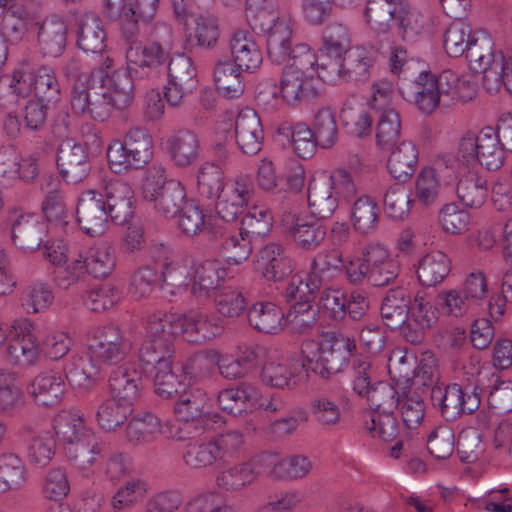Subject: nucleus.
<instances>
[{
  "instance_id": "1",
  "label": "nucleus",
  "mask_w": 512,
  "mask_h": 512,
  "mask_svg": "<svg viewBox=\"0 0 512 512\" xmlns=\"http://www.w3.org/2000/svg\"><path fill=\"white\" fill-rule=\"evenodd\" d=\"M53 429L54 432L37 430L30 425H24L19 429L20 443L25 448L30 464L45 467L50 463L56 449L54 434L67 445L69 458L79 466L91 465L96 455L110 452L109 445L99 440L91 430L86 429L83 419L75 413L59 414L54 421Z\"/></svg>"
},
{
  "instance_id": "2",
  "label": "nucleus",
  "mask_w": 512,
  "mask_h": 512,
  "mask_svg": "<svg viewBox=\"0 0 512 512\" xmlns=\"http://www.w3.org/2000/svg\"><path fill=\"white\" fill-rule=\"evenodd\" d=\"M7 80L0 79V106L5 109L31 92H34L33 98L53 105L61 100V87L54 69L32 59L22 60Z\"/></svg>"
},
{
  "instance_id": "3",
  "label": "nucleus",
  "mask_w": 512,
  "mask_h": 512,
  "mask_svg": "<svg viewBox=\"0 0 512 512\" xmlns=\"http://www.w3.org/2000/svg\"><path fill=\"white\" fill-rule=\"evenodd\" d=\"M123 39L128 44L126 64L135 78L146 81L166 67L174 42L173 29L170 25L164 22L156 23L146 43L138 40V36Z\"/></svg>"
},
{
  "instance_id": "4",
  "label": "nucleus",
  "mask_w": 512,
  "mask_h": 512,
  "mask_svg": "<svg viewBox=\"0 0 512 512\" xmlns=\"http://www.w3.org/2000/svg\"><path fill=\"white\" fill-rule=\"evenodd\" d=\"M390 70L398 75V91L402 98L413 103L418 110L425 114H432L440 106V96L437 94V83L430 71H412V60L407 59V51L396 47L390 55Z\"/></svg>"
},
{
  "instance_id": "5",
  "label": "nucleus",
  "mask_w": 512,
  "mask_h": 512,
  "mask_svg": "<svg viewBox=\"0 0 512 512\" xmlns=\"http://www.w3.org/2000/svg\"><path fill=\"white\" fill-rule=\"evenodd\" d=\"M315 361L306 357L308 366L323 379L343 372L356 359L367 358L358 353L356 340L342 332L328 331L320 339Z\"/></svg>"
},
{
  "instance_id": "6",
  "label": "nucleus",
  "mask_w": 512,
  "mask_h": 512,
  "mask_svg": "<svg viewBox=\"0 0 512 512\" xmlns=\"http://www.w3.org/2000/svg\"><path fill=\"white\" fill-rule=\"evenodd\" d=\"M243 443V434L237 430L206 440H192L184 446L182 459L191 469L219 467L233 458Z\"/></svg>"
},
{
  "instance_id": "7",
  "label": "nucleus",
  "mask_w": 512,
  "mask_h": 512,
  "mask_svg": "<svg viewBox=\"0 0 512 512\" xmlns=\"http://www.w3.org/2000/svg\"><path fill=\"white\" fill-rule=\"evenodd\" d=\"M110 169L116 174L139 170L153 157V139L143 127L129 129L123 140H113L106 150Z\"/></svg>"
},
{
  "instance_id": "8",
  "label": "nucleus",
  "mask_w": 512,
  "mask_h": 512,
  "mask_svg": "<svg viewBox=\"0 0 512 512\" xmlns=\"http://www.w3.org/2000/svg\"><path fill=\"white\" fill-rule=\"evenodd\" d=\"M368 358L356 359L353 363V391L367 399L370 410L365 413H389L400 405L402 394L386 381H378Z\"/></svg>"
},
{
  "instance_id": "9",
  "label": "nucleus",
  "mask_w": 512,
  "mask_h": 512,
  "mask_svg": "<svg viewBox=\"0 0 512 512\" xmlns=\"http://www.w3.org/2000/svg\"><path fill=\"white\" fill-rule=\"evenodd\" d=\"M504 151L501 139L491 126L484 127L478 134L468 131L460 140L457 161L466 166L478 164L489 171L499 169L504 162Z\"/></svg>"
},
{
  "instance_id": "10",
  "label": "nucleus",
  "mask_w": 512,
  "mask_h": 512,
  "mask_svg": "<svg viewBox=\"0 0 512 512\" xmlns=\"http://www.w3.org/2000/svg\"><path fill=\"white\" fill-rule=\"evenodd\" d=\"M202 232L206 253L220 256L228 264L239 265L252 253L253 246L249 241L241 238L238 230L232 229L220 217L207 220Z\"/></svg>"
},
{
  "instance_id": "11",
  "label": "nucleus",
  "mask_w": 512,
  "mask_h": 512,
  "mask_svg": "<svg viewBox=\"0 0 512 512\" xmlns=\"http://www.w3.org/2000/svg\"><path fill=\"white\" fill-rule=\"evenodd\" d=\"M432 406L446 421H455L463 415H471L480 407V398L475 392H469V386L458 383H441L430 391Z\"/></svg>"
},
{
  "instance_id": "12",
  "label": "nucleus",
  "mask_w": 512,
  "mask_h": 512,
  "mask_svg": "<svg viewBox=\"0 0 512 512\" xmlns=\"http://www.w3.org/2000/svg\"><path fill=\"white\" fill-rule=\"evenodd\" d=\"M130 349L131 343L120 327L108 324L90 338L87 354L97 366L114 365L124 360Z\"/></svg>"
},
{
  "instance_id": "13",
  "label": "nucleus",
  "mask_w": 512,
  "mask_h": 512,
  "mask_svg": "<svg viewBox=\"0 0 512 512\" xmlns=\"http://www.w3.org/2000/svg\"><path fill=\"white\" fill-rule=\"evenodd\" d=\"M168 82L164 97L172 107L182 105L184 98L198 87L197 71L190 57L184 53L171 56L167 63Z\"/></svg>"
},
{
  "instance_id": "14",
  "label": "nucleus",
  "mask_w": 512,
  "mask_h": 512,
  "mask_svg": "<svg viewBox=\"0 0 512 512\" xmlns=\"http://www.w3.org/2000/svg\"><path fill=\"white\" fill-rule=\"evenodd\" d=\"M145 200L154 203V209L166 218H174L188 202L186 191L180 182L164 180L160 177H147L142 186Z\"/></svg>"
},
{
  "instance_id": "15",
  "label": "nucleus",
  "mask_w": 512,
  "mask_h": 512,
  "mask_svg": "<svg viewBox=\"0 0 512 512\" xmlns=\"http://www.w3.org/2000/svg\"><path fill=\"white\" fill-rule=\"evenodd\" d=\"M253 194L254 181L251 175L240 174L228 181L227 187L214 201L218 217L226 222L236 220L248 206Z\"/></svg>"
},
{
  "instance_id": "16",
  "label": "nucleus",
  "mask_w": 512,
  "mask_h": 512,
  "mask_svg": "<svg viewBox=\"0 0 512 512\" xmlns=\"http://www.w3.org/2000/svg\"><path fill=\"white\" fill-rule=\"evenodd\" d=\"M209 399L201 389L183 390L173 406L176 417L187 424L194 425L195 433L202 434L210 428L213 415L208 411ZM217 414H214L216 417ZM214 422H216L214 420Z\"/></svg>"
},
{
  "instance_id": "17",
  "label": "nucleus",
  "mask_w": 512,
  "mask_h": 512,
  "mask_svg": "<svg viewBox=\"0 0 512 512\" xmlns=\"http://www.w3.org/2000/svg\"><path fill=\"white\" fill-rule=\"evenodd\" d=\"M71 108L78 115L88 114L99 122L106 121L115 109L113 97L105 84L93 81L71 96Z\"/></svg>"
},
{
  "instance_id": "18",
  "label": "nucleus",
  "mask_w": 512,
  "mask_h": 512,
  "mask_svg": "<svg viewBox=\"0 0 512 512\" xmlns=\"http://www.w3.org/2000/svg\"><path fill=\"white\" fill-rule=\"evenodd\" d=\"M101 191L86 190L78 198L76 206L77 222L83 232L92 237L103 234L110 216Z\"/></svg>"
},
{
  "instance_id": "19",
  "label": "nucleus",
  "mask_w": 512,
  "mask_h": 512,
  "mask_svg": "<svg viewBox=\"0 0 512 512\" xmlns=\"http://www.w3.org/2000/svg\"><path fill=\"white\" fill-rule=\"evenodd\" d=\"M11 240L13 244L24 252H34L42 247L48 236V225L40 216L28 214H15L10 217Z\"/></svg>"
},
{
  "instance_id": "20",
  "label": "nucleus",
  "mask_w": 512,
  "mask_h": 512,
  "mask_svg": "<svg viewBox=\"0 0 512 512\" xmlns=\"http://www.w3.org/2000/svg\"><path fill=\"white\" fill-rule=\"evenodd\" d=\"M57 167L67 183L83 181L90 173V162L86 148L72 140L62 142L57 150Z\"/></svg>"
},
{
  "instance_id": "21",
  "label": "nucleus",
  "mask_w": 512,
  "mask_h": 512,
  "mask_svg": "<svg viewBox=\"0 0 512 512\" xmlns=\"http://www.w3.org/2000/svg\"><path fill=\"white\" fill-rule=\"evenodd\" d=\"M406 362L407 359L403 356L396 366L389 365V374L393 380H396L397 384H405V387H408L410 384L419 383L430 388V390L440 384L438 362L431 351L422 352L417 366L412 370L404 371L400 367Z\"/></svg>"
},
{
  "instance_id": "22",
  "label": "nucleus",
  "mask_w": 512,
  "mask_h": 512,
  "mask_svg": "<svg viewBox=\"0 0 512 512\" xmlns=\"http://www.w3.org/2000/svg\"><path fill=\"white\" fill-rule=\"evenodd\" d=\"M101 192L110 220L116 225L128 223L135 212L132 187L122 180L115 179L107 182Z\"/></svg>"
},
{
  "instance_id": "23",
  "label": "nucleus",
  "mask_w": 512,
  "mask_h": 512,
  "mask_svg": "<svg viewBox=\"0 0 512 512\" xmlns=\"http://www.w3.org/2000/svg\"><path fill=\"white\" fill-rule=\"evenodd\" d=\"M282 224L295 245L304 251L316 250L326 237V229L318 221L295 213L283 215Z\"/></svg>"
},
{
  "instance_id": "24",
  "label": "nucleus",
  "mask_w": 512,
  "mask_h": 512,
  "mask_svg": "<svg viewBox=\"0 0 512 512\" xmlns=\"http://www.w3.org/2000/svg\"><path fill=\"white\" fill-rule=\"evenodd\" d=\"M142 372L136 363H126L114 368L108 379L109 392L118 401L133 405L143 389Z\"/></svg>"
},
{
  "instance_id": "25",
  "label": "nucleus",
  "mask_w": 512,
  "mask_h": 512,
  "mask_svg": "<svg viewBox=\"0 0 512 512\" xmlns=\"http://www.w3.org/2000/svg\"><path fill=\"white\" fill-rule=\"evenodd\" d=\"M257 29L266 34L268 58L278 65L286 62L294 47L289 21L280 17H270L269 21L261 22Z\"/></svg>"
},
{
  "instance_id": "26",
  "label": "nucleus",
  "mask_w": 512,
  "mask_h": 512,
  "mask_svg": "<svg viewBox=\"0 0 512 512\" xmlns=\"http://www.w3.org/2000/svg\"><path fill=\"white\" fill-rule=\"evenodd\" d=\"M321 89L318 78L282 72L278 92L287 105L298 106L318 99Z\"/></svg>"
},
{
  "instance_id": "27",
  "label": "nucleus",
  "mask_w": 512,
  "mask_h": 512,
  "mask_svg": "<svg viewBox=\"0 0 512 512\" xmlns=\"http://www.w3.org/2000/svg\"><path fill=\"white\" fill-rule=\"evenodd\" d=\"M235 140L245 155L253 156L261 151L264 130L255 110L247 108L238 114L235 120Z\"/></svg>"
},
{
  "instance_id": "28",
  "label": "nucleus",
  "mask_w": 512,
  "mask_h": 512,
  "mask_svg": "<svg viewBox=\"0 0 512 512\" xmlns=\"http://www.w3.org/2000/svg\"><path fill=\"white\" fill-rule=\"evenodd\" d=\"M258 267L267 281L281 282L294 271V263L286 249L277 243L265 245L258 253Z\"/></svg>"
},
{
  "instance_id": "29",
  "label": "nucleus",
  "mask_w": 512,
  "mask_h": 512,
  "mask_svg": "<svg viewBox=\"0 0 512 512\" xmlns=\"http://www.w3.org/2000/svg\"><path fill=\"white\" fill-rule=\"evenodd\" d=\"M165 144L171 161L177 167H189L199 159L200 139L193 130L179 129L169 135Z\"/></svg>"
},
{
  "instance_id": "30",
  "label": "nucleus",
  "mask_w": 512,
  "mask_h": 512,
  "mask_svg": "<svg viewBox=\"0 0 512 512\" xmlns=\"http://www.w3.org/2000/svg\"><path fill=\"white\" fill-rule=\"evenodd\" d=\"M258 398L259 391L253 384L241 382L220 391L217 402L221 410L228 414L243 416L256 409Z\"/></svg>"
},
{
  "instance_id": "31",
  "label": "nucleus",
  "mask_w": 512,
  "mask_h": 512,
  "mask_svg": "<svg viewBox=\"0 0 512 512\" xmlns=\"http://www.w3.org/2000/svg\"><path fill=\"white\" fill-rule=\"evenodd\" d=\"M370 272L368 283L374 287H386L395 284L401 266L398 260L390 257L388 250L381 244H370V255L368 257Z\"/></svg>"
},
{
  "instance_id": "32",
  "label": "nucleus",
  "mask_w": 512,
  "mask_h": 512,
  "mask_svg": "<svg viewBox=\"0 0 512 512\" xmlns=\"http://www.w3.org/2000/svg\"><path fill=\"white\" fill-rule=\"evenodd\" d=\"M402 0H368L364 15L370 28L384 40H392L391 30L395 25Z\"/></svg>"
},
{
  "instance_id": "33",
  "label": "nucleus",
  "mask_w": 512,
  "mask_h": 512,
  "mask_svg": "<svg viewBox=\"0 0 512 512\" xmlns=\"http://www.w3.org/2000/svg\"><path fill=\"white\" fill-rule=\"evenodd\" d=\"M324 285L325 282L310 271L305 277L296 274L291 277L287 284L284 296L288 302H293V309H297L298 311L310 310V305H312L318 297Z\"/></svg>"
},
{
  "instance_id": "34",
  "label": "nucleus",
  "mask_w": 512,
  "mask_h": 512,
  "mask_svg": "<svg viewBox=\"0 0 512 512\" xmlns=\"http://www.w3.org/2000/svg\"><path fill=\"white\" fill-rule=\"evenodd\" d=\"M469 48L465 54L470 69L475 73H482V80L494 64L505 55L502 51L494 50L492 38L485 32L474 31Z\"/></svg>"
},
{
  "instance_id": "35",
  "label": "nucleus",
  "mask_w": 512,
  "mask_h": 512,
  "mask_svg": "<svg viewBox=\"0 0 512 512\" xmlns=\"http://www.w3.org/2000/svg\"><path fill=\"white\" fill-rule=\"evenodd\" d=\"M77 46L84 52L102 54L106 48V31L100 17L87 12L77 19Z\"/></svg>"
},
{
  "instance_id": "36",
  "label": "nucleus",
  "mask_w": 512,
  "mask_h": 512,
  "mask_svg": "<svg viewBox=\"0 0 512 512\" xmlns=\"http://www.w3.org/2000/svg\"><path fill=\"white\" fill-rule=\"evenodd\" d=\"M306 369V363L296 360L271 361L264 364L261 371L262 382L278 389H292L298 384L300 374Z\"/></svg>"
},
{
  "instance_id": "37",
  "label": "nucleus",
  "mask_w": 512,
  "mask_h": 512,
  "mask_svg": "<svg viewBox=\"0 0 512 512\" xmlns=\"http://www.w3.org/2000/svg\"><path fill=\"white\" fill-rule=\"evenodd\" d=\"M284 311L273 302L259 301L247 310L249 325L264 334H277L284 328Z\"/></svg>"
},
{
  "instance_id": "38",
  "label": "nucleus",
  "mask_w": 512,
  "mask_h": 512,
  "mask_svg": "<svg viewBox=\"0 0 512 512\" xmlns=\"http://www.w3.org/2000/svg\"><path fill=\"white\" fill-rule=\"evenodd\" d=\"M411 299L406 289L401 286L390 289L382 301L381 317L385 326L396 330L403 326L410 313Z\"/></svg>"
},
{
  "instance_id": "39",
  "label": "nucleus",
  "mask_w": 512,
  "mask_h": 512,
  "mask_svg": "<svg viewBox=\"0 0 512 512\" xmlns=\"http://www.w3.org/2000/svg\"><path fill=\"white\" fill-rule=\"evenodd\" d=\"M185 315L165 311H157L147 319L146 333L170 345L178 335L184 336Z\"/></svg>"
},
{
  "instance_id": "40",
  "label": "nucleus",
  "mask_w": 512,
  "mask_h": 512,
  "mask_svg": "<svg viewBox=\"0 0 512 512\" xmlns=\"http://www.w3.org/2000/svg\"><path fill=\"white\" fill-rule=\"evenodd\" d=\"M174 354V345L156 337H149L146 333L138 350L139 365L144 373H152L153 370L160 367V364L164 365L173 361Z\"/></svg>"
},
{
  "instance_id": "41",
  "label": "nucleus",
  "mask_w": 512,
  "mask_h": 512,
  "mask_svg": "<svg viewBox=\"0 0 512 512\" xmlns=\"http://www.w3.org/2000/svg\"><path fill=\"white\" fill-rule=\"evenodd\" d=\"M28 391L39 406L51 407L63 397L65 383L57 373H42L34 378Z\"/></svg>"
},
{
  "instance_id": "42",
  "label": "nucleus",
  "mask_w": 512,
  "mask_h": 512,
  "mask_svg": "<svg viewBox=\"0 0 512 512\" xmlns=\"http://www.w3.org/2000/svg\"><path fill=\"white\" fill-rule=\"evenodd\" d=\"M433 79L437 83L440 105L444 107H449L454 102H466L473 97L474 91L470 83L451 71H443L439 76L433 75Z\"/></svg>"
},
{
  "instance_id": "43",
  "label": "nucleus",
  "mask_w": 512,
  "mask_h": 512,
  "mask_svg": "<svg viewBox=\"0 0 512 512\" xmlns=\"http://www.w3.org/2000/svg\"><path fill=\"white\" fill-rule=\"evenodd\" d=\"M38 45L44 56L59 57L65 50L67 27L59 18L44 20L38 31Z\"/></svg>"
},
{
  "instance_id": "44",
  "label": "nucleus",
  "mask_w": 512,
  "mask_h": 512,
  "mask_svg": "<svg viewBox=\"0 0 512 512\" xmlns=\"http://www.w3.org/2000/svg\"><path fill=\"white\" fill-rule=\"evenodd\" d=\"M243 72L233 60L217 61L213 71L217 90L228 99L241 96L244 92Z\"/></svg>"
},
{
  "instance_id": "45",
  "label": "nucleus",
  "mask_w": 512,
  "mask_h": 512,
  "mask_svg": "<svg viewBox=\"0 0 512 512\" xmlns=\"http://www.w3.org/2000/svg\"><path fill=\"white\" fill-rule=\"evenodd\" d=\"M451 271L448 256L441 251H432L424 255L418 262L417 277L426 287H435L442 283Z\"/></svg>"
},
{
  "instance_id": "46",
  "label": "nucleus",
  "mask_w": 512,
  "mask_h": 512,
  "mask_svg": "<svg viewBox=\"0 0 512 512\" xmlns=\"http://www.w3.org/2000/svg\"><path fill=\"white\" fill-rule=\"evenodd\" d=\"M310 213L318 220L330 218L338 207V197L329 182H310L307 191Z\"/></svg>"
},
{
  "instance_id": "47",
  "label": "nucleus",
  "mask_w": 512,
  "mask_h": 512,
  "mask_svg": "<svg viewBox=\"0 0 512 512\" xmlns=\"http://www.w3.org/2000/svg\"><path fill=\"white\" fill-rule=\"evenodd\" d=\"M144 80H139L132 75L129 67L112 71L106 80V87L113 97L115 109L123 110L130 106L134 99L136 85Z\"/></svg>"
},
{
  "instance_id": "48",
  "label": "nucleus",
  "mask_w": 512,
  "mask_h": 512,
  "mask_svg": "<svg viewBox=\"0 0 512 512\" xmlns=\"http://www.w3.org/2000/svg\"><path fill=\"white\" fill-rule=\"evenodd\" d=\"M417 163L416 146L410 141H403L391 152L387 168L394 179L406 182L414 174Z\"/></svg>"
},
{
  "instance_id": "49",
  "label": "nucleus",
  "mask_w": 512,
  "mask_h": 512,
  "mask_svg": "<svg viewBox=\"0 0 512 512\" xmlns=\"http://www.w3.org/2000/svg\"><path fill=\"white\" fill-rule=\"evenodd\" d=\"M160 0H133L123 18L122 37L133 38L140 33V22L149 23L157 13Z\"/></svg>"
},
{
  "instance_id": "50",
  "label": "nucleus",
  "mask_w": 512,
  "mask_h": 512,
  "mask_svg": "<svg viewBox=\"0 0 512 512\" xmlns=\"http://www.w3.org/2000/svg\"><path fill=\"white\" fill-rule=\"evenodd\" d=\"M99 369L89 356H73L65 364L64 373L71 387L87 390L95 384Z\"/></svg>"
},
{
  "instance_id": "51",
  "label": "nucleus",
  "mask_w": 512,
  "mask_h": 512,
  "mask_svg": "<svg viewBox=\"0 0 512 512\" xmlns=\"http://www.w3.org/2000/svg\"><path fill=\"white\" fill-rule=\"evenodd\" d=\"M277 132L291 140L294 152L299 158H311L319 146L312 129L304 122H297L294 125L283 123Z\"/></svg>"
},
{
  "instance_id": "52",
  "label": "nucleus",
  "mask_w": 512,
  "mask_h": 512,
  "mask_svg": "<svg viewBox=\"0 0 512 512\" xmlns=\"http://www.w3.org/2000/svg\"><path fill=\"white\" fill-rule=\"evenodd\" d=\"M457 197L468 208H480L488 195L487 180L476 171L469 170L457 183Z\"/></svg>"
},
{
  "instance_id": "53",
  "label": "nucleus",
  "mask_w": 512,
  "mask_h": 512,
  "mask_svg": "<svg viewBox=\"0 0 512 512\" xmlns=\"http://www.w3.org/2000/svg\"><path fill=\"white\" fill-rule=\"evenodd\" d=\"M273 225L271 211L262 205H254L245 213L241 219L238 233L241 238L249 241L252 246L254 238L265 236Z\"/></svg>"
},
{
  "instance_id": "54",
  "label": "nucleus",
  "mask_w": 512,
  "mask_h": 512,
  "mask_svg": "<svg viewBox=\"0 0 512 512\" xmlns=\"http://www.w3.org/2000/svg\"><path fill=\"white\" fill-rule=\"evenodd\" d=\"M343 53L344 79L356 82L366 81L369 78V69L375 61L373 54L363 46L349 48Z\"/></svg>"
},
{
  "instance_id": "55",
  "label": "nucleus",
  "mask_w": 512,
  "mask_h": 512,
  "mask_svg": "<svg viewBox=\"0 0 512 512\" xmlns=\"http://www.w3.org/2000/svg\"><path fill=\"white\" fill-rule=\"evenodd\" d=\"M27 481L23 460L15 453L0 455V493L20 489Z\"/></svg>"
},
{
  "instance_id": "56",
  "label": "nucleus",
  "mask_w": 512,
  "mask_h": 512,
  "mask_svg": "<svg viewBox=\"0 0 512 512\" xmlns=\"http://www.w3.org/2000/svg\"><path fill=\"white\" fill-rule=\"evenodd\" d=\"M160 433V419L151 412L134 416L126 427V438L133 445L152 442Z\"/></svg>"
},
{
  "instance_id": "57",
  "label": "nucleus",
  "mask_w": 512,
  "mask_h": 512,
  "mask_svg": "<svg viewBox=\"0 0 512 512\" xmlns=\"http://www.w3.org/2000/svg\"><path fill=\"white\" fill-rule=\"evenodd\" d=\"M380 209L378 204L369 196L359 197L351 210L352 224L358 233L369 235L376 231Z\"/></svg>"
},
{
  "instance_id": "58",
  "label": "nucleus",
  "mask_w": 512,
  "mask_h": 512,
  "mask_svg": "<svg viewBox=\"0 0 512 512\" xmlns=\"http://www.w3.org/2000/svg\"><path fill=\"white\" fill-rule=\"evenodd\" d=\"M377 118L376 142L384 150H390L397 143L401 133L400 115L395 109L373 111Z\"/></svg>"
},
{
  "instance_id": "59",
  "label": "nucleus",
  "mask_w": 512,
  "mask_h": 512,
  "mask_svg": "<svg viewBox=\"0 0 512 512\" xmlns=\"http://www.w3.org/2000/svg\"><path fill=\"white\" fill-rule=\"evenodd\" d=\"M184 338L189 343L202 344L212 340L221 332V327L214 323L207 314L191 312L185 315Z\"/></svg>"
},
{
  "instance_id": "60",
  "label": "nucleus",
  "mask_w": 512,
  "mask_h": 512,
  "mask_svg": "<svg viewBox=\"0 0 512 512\" xmlns=\"http://www.w3.org/2000/svg\"><path fill=\"white\" fill-rule=\"evenodd\" d=\"M226 276V270L217 260H207L201 263L194 271L193 294L208 295L216 290Z\"/></svg>"
},
{
  "instance_id": "61",
  "label": "nucleus",
  "mask_w": 512,
  "mask_h": 512,
  "mask_svg": "<svg viewBox=\"0 0 512 512\" xmlns=\"http://www.w3.org/2000/svg\"><path fill=\"white\" fill-rule=\"evenodd\" d=\"M225 175L221 166L213 162H205L198 171L197 189L201 197L215 201L227 187Z\"/></svg>"
},
{
  "instance_id": "62",
  "label": "nucleus",
  "mask_w": 512,
  "mask_h": 512,
  "mask_svg": "<svg viewBox=\"0 0 512 512\" xmlns=\"http://www.w3.org/2000/svg\"><path fill=\"white\" fill-rule=\"evenodd\" d=\"M24 405L14 373L0 370V417H13Z\"/></svg>"
},
{
  "instance_id": "63",
  "label": "nucleus",
  "mask_w": 512,
  "mask_h": 512,
  "mask_svg": "<svg viewBox=\"0 0 512 512\" xmlns=\"http://www.w3.org/2000/svg\"><path fill=\"white\" fill-rule=\"evenodd\" d=\"M82 266L84 272H87L94 278L107 277L115 266V258L111 252V247L103 243L89 248L85 255H82Z\"/></svg>"
},
{
  "instance_id": "64",
  "label": "nucleus",
  "mask_w": 512,
  "mask_h": 512,
  "mask_svg": "<svg viewBox=\"0 0 512 512\" xmlns=\"http://www.w3.org/2000/svg\"><path fill=\"white\" fill-rule=\"evenodd\" d=\"M132 406L112 396L106 399L96 413L99 426L106 431H113L120 427L132 413Z\"/></svg>"
}]
</instances>
